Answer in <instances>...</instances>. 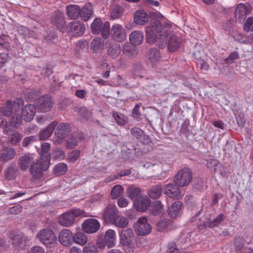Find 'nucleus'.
<instances>
[{"mask_svg":"<svg viewBox=\"0 0 253 253\" xmlns=\"http://www.w3.org/2000/svg\"><path fill=\"white\" fill-rule=\"evenodd\" d=\"M171 25L165 23L162 25L161 22L153 19L149 25L146 27V38L149 43L157 42L160 48H163L167 44V37L171 34Z\"/></svg>","mask_w":253,"mask_h":253,"instance_id":"f257e3e1","label":"nucleus"},{"mask_svg":"<svg viewBox=\"0 0 253 253\" xmlns=\"http://www.w3.org/2000/svg\"><path fill=\"white\" fill-rule=\"evenodd\" d=\"M18 165L23 171L29 169L33 179L38 180L43 176V172L47 170V162L37 159L33 154H25L19 157Z\"/></svg>","mask_w":253,"mask_h":253,"instance_id":"f03ea898","label":"nucleus"},{"mask_svg":"<svg viewBox=\"0 0 253 253\" xmlns=\"http://www.w3.org/2000/svg\"><path fill=\"white\" fill-rule=\"evenodd\" d=\"M120 243L126 253H133L135 246L133 242L134 234L129 228L122 230L119 232Z\"/></svg>","mask_w":253,"mask_h":253,"instance_id":"7ed1b4c3","label":"nucleus"},{"mask_svg":"<svg viewBox=\"0 0 253 253\" xmlns=\"http://www.w3.org/2000/svg\"><path fill=\"white\" fill-rule=\"evenodd\" d=\"M36 237L47 247L51 248L56 242V237L54 232L48 228L41 230Z\"/></svg>","mask_w":253,"mask_h":253,"instance_id":"20e7f679","label":"nucleus"},{"mask_svg":"<svg viewBox=\"0 0 253 253\" xmlns=\"http://www.w3.org/2000/svg\"><path fill=\"white\" fill-rule=\"evenodd\" d=\"M83 211L80 209H72L68 212L64 213L60 216L59 222L63 226H71L74 223L75 218L83 215Z\"/></svg>","mask_w":253,"mask_h":253,"instance_id":"39448f33","label":"nucleus"},{"mask_svg":"<svg viewBox=\"0 0 253 253\" xmlns=\"http://www.w3.org/2000/svg\"><path fill=\"white\" fill-rule=\"evenodd\" d=\"M192 177L191 170L188 168H185L180 170L176 173L173 178V182L180 187L186 186L191 182Z\"/></svg>","mask_w":253,"mask_h":253,"instance_id":"423d86ee","label":"nucleus"},{"mask_svg":"<svg viewBox=\"0 0 253 253\" xmlns=\"http://www.w3.org/2000/svg\"><path fill=\"white\" fill-rule=\"evenodd\" d=\"M71 131V128L69 124L62 123L59 124L54 133L56 137V139L54 140V143L56 144H60Z\"/></svg>","mask_w":253,"mask_h":253,"instance_id":"0eeeda50","label":"nucleus"},{"mask_svg":"<svg viewBox=\"0 0 253 253\" xmlns=\"http://www.w3.org/2000/svg\"><path fill=\"white\" fill-rule=\"evenodd\" d=\"M134 228L136 234L142 236L149 234L152 229L151 226L148 223L147 219L145 216L139 218L134 223Z\"/></svg>","mask_w":253,"mask_h":253,"instance_id":"6e6552de","label":"nucleus"},{"mask_svg":"<svg viewBox=\"0 0 253 253\" xmlns=\"http://www.w3.org/2000/svg\"><path fill=\"white\" fill-rule=\"evenodd\" d=\"M53 102L51 98L48 95H44L38 98L36 102V106L39 112L44 113L52 108Z\"/></svg>","mask_w":253,"mask_h":253,"instance_id":"1a4fd4ad","label":"nucleus"},{"mask_svg":"<svg viewBox=\"0 0 253 253\" xmlns=\"http://www.w3.org/2000/svg\"><path fill=\"white\" fill-rule=\"evenodd\" d=\"M111 36L115 41L123 42L126 39V31L122 25L115 24L111 27Z\"/></svg>","mask_w":253,"mask_h":253,"instance_id":"9d476101","label":"nucleus"},{"mask_svg":"<svg viewBox=\"0 0 253 253\" xmlns=\"http://www.w3.org/2000/svg\"><path fill=\"white\" fill-rule=\"evenodd\" d=\"M118 214L119 211L117 207L115 205L109 204L105 208L102 217L106 223H112Z\"/></svg>","mask_w":253,"mask_h":253,"instance_id":"9b49d317","label":"nucleus"},{"mask_svg":"<svg viewBox=\"0 0 253 253\" xmlns=\"http://www.w3.org/2000/svg\"><path fill=\"white\" fill-rule=\"evenodd\" d=\"M100 223L95 219H86L82 224L83 230L87 233L91 234L97 232L100 229Z\"/></svg>","mask_w":253,"mask_h":253,"instance_id":"f8f14e48","label":"nucleus"},{"mask_svg":"<svg viewBox=\"0 0 253 253\" xmlns=\"http://www.w3.org/2000/svg\"><path fill=\"white\" fill-rule=\"evenodd\" d=\"M58 241L64 246L69 247L73 242V234L67 229L62 230L58 235Z\"/></svg>","mask_w":253,"mask_h":253,"instance_id":"ddd939ff","label":"nucleus"},{"mask_svg":"<svg viewBox=\"0 0 253 253\" xmlns=\"http://www.w3.org/2000/svg\"><path fill=\"white\" fill-rule=\"evenodd\" d=\"M151 201L146 196H140L134 202L135 210L139 212H144L150 207Z\"/></svg>","mask_w":253,"mask_h":253,"instance_id":"4468645a","label":"nucleus"},{"mask_svg":"<svg viewBox=\"0 0 253 253\" xmlns=\"http://www.w3.org/2000/svg\"><path fill=\"white\" fill-rule=\"evenodd\" d=\"M164 193L168 197L175 199H179L181 197V190L178 185L170 183L164 187Z\"/></svg>","mask_w":253,"mask_h":253,"instance_id":"2eb2a0df","label":"nucleus"},{"mask_svg":"<svg viewBox=\"0 0 253 253\" xmlns=\"http://www.w3.org/2000/svg\"><path fill=\"white\" fill-rule=\"evenodd\" d=\"M67 29L73 35L80 36L84 34L85 26L80 21H74L69 23Z\"/></svg>","mask_w":253,"mask_h":253,"instance_id":"dca6fc26","label":"nucleus"},{"mask_svg":"<svg viewBox=\"0 0 253 253\" xmlns=\"http://www.w3.org/2000/svg\"><path fill=\"white\" fill-rule=\"evenodd\" d=\"M168 36L170 38L168 42V49L171 52H175L181 45L182 39L179 36L173 35L171 30V34Z\"/></svg>","mask_w":253,"mask_h":253,"instance_id":"f3484780","label":"nucleus"},{"mask_svg":"<svg viewBox=\"0 0 253 253\" xmlns=\"http://www.w3.org/2000/svg\"><path fill=\"white\" fill-rule=\"evenodd\" d=\"M35 113V106L31 104H28L22 110L21 117L26 122H30L33 119Z\"/></svg>","mask_w":253,"mask_h":253,"instance_id":"a211bd4d","label":"nucleus"},{"mask_svg":"<svg viewBox=\"0 0 253 253\" xmlns=\"http://www.w3.org/2000/svg\"><path fill=\"white\" fill-rule=\"evenodd\" d=\"M251 10V6L249 3H239L237 5L235 12V17L238 18H244L247 14H250Z\"/></svg>","mask_w":253,"mask_h":253,"instance_id":"6ab92c4d","label":"nucleus"},{"mask_svg":"<svg viewBox=\"0 0 253 253\" xmlns=\"http://www.w3.org/2000/svg\"><path fill=\"white\" fill-rule=\"evenodd\" d=\"M182 211V203L179 201L174 202L168 210L169 215L172 218L180 216Z\"/></svg>","mask_w":253,"mask_h":253,"instance_id":"aec40b11","label":"nucleus"},{"mask_svg":"<svg viewBox=\"0 0 253 253\" xmlns=\"http://www.w3.org/2000/svg\"><path fill=\"white\" fill-rule=\"evenodd\" d=\"M16 155L15 149L11 147H3L0 151V161L6 162L12 159Z\"/></svg>","mask_w":253,"mask_h":253,"instance_id":"412c9836","label":"nucleus"},{"mask_svg":"<svg viewBox=\"0 0 253 253\" xmlns=\"http://www.w3.org/2000/svg\"><path fill=\"white\" fill-rule=\"evenodd\" d=\"M130 132L133 138L136 139L138 142L144 144L147 143L149 141L148 136L146 135L144 131L138 127L132 128Z\"/></svg>","mask_w":253,"mask_h":253,"instance_id":"4be33fe9","label":"nucleus"},{"mask_svg":"<svg viewBox=\"0 0 253 253\" xmlns=\"http://www.w3.org/2000/svg\"><path fill=\"white\" fill-rule=\"evenodd\" d=\"M107 45V53L112 58H115L119 56L121 53V46L119 44L108 41Z\"/></svg>","mask_w":253,"mask_h":253,"instance_id":"5701e85b","label":"nucleus"},{"mask_svg":"<svg viewBox=\"0 0 253 253\" xmlns=\"http://www.w3.org/2000/svg\"><path fill=\"white\" fill-rule=\"evenodd\" d=\"M57 124V122L53 121L46 128L40 131L39 135L40 139L44 140L48 138L53 133Z\"/></svg>","mask_w":253,"mask_h":253,"instance_id":"b1692460","label":"nucleus"},{"mask_svg":"<svg viewBox=\"0 0 253 253\" xmlns=\"http://www.w3.org/2000/svg\"><path fill=\"white\" fill-rule=\"evenodd\" d=\"M52 23L59 30H62L65 27V21L63 13L56 11L52 18Z\"/></svg>","mask_w":253,"mask_h":253,"instance_id":"393cba45","label":"nucleus"},{"mask_svg":"<svg viewBox=\"0 0 253 253\" xmlns=\"http://www.w3.org/2000/svg\"><path fill=\"white\" fill-rule=\"evenodd\" d=\"M133 20L136 25H143L149 20L148 15L143 10H138L133 15Z\"/></svg>","mask_w":253,"mask_h":253,"instance_id":"a878e982","label":"nucleus"},{"mask_svg":"<svg viewBox=\"0 0 253 253\" xmlns=\"http://www.w3.org/2000/svg\"><path fill=\"white\" fill-rule=\"evenodd\" d=\"M93 12L91 4L87 3L82 9L80 8V16L83 20L86 21L90 18Z\"/></svg>","mask_w":253,"mask_h":253,"instance_id":"bb28decb","label":"nucleus"},{"mask_svg":"<svg viewBox=\"0 0 253 253\" xmlns=\"http://www.w3.org/2000/svg\"><path fill=\"white\" fill-rule=\"evenodd\" d=\"M141 192V189L134 185H129L126 189V196L131 200L139 198Z\"/></svg>","mask_w":253,"mask_h":253,"instance_id":"cd10ccee","label":"nucleus"},{"mask_svg":"<svg viewBox=\"0 0 253 253\" xmlns=\"http://www.w3.org/2000/svg\"><path fill=\"white\" fill-rule=\"evenodd\" d=\"M129 40L132 44L140 45L143 42L144 40L143 34L139 30L134 31L130 34Z\"/></svg>","mask_w":253,"mask_h":253,"instance_id":"c85d7f7f","label":"nucleus"},{"mask_svg":"<svg viewBox=\"0 0 253 253\" xmlns=\"http://www.w3.org/2000/svg\"><path fill=\"white\" fill-rule=\"evenodd\" d=\"M41 155L39 159H42L44 161L47 162V169H48L50 165V161L51 159L50 154L48 153L50 148V145L47 142H44L42 145Z\"/></svg>","mask_w":253,"mask_h":253,"instance_id":"c756f323","label":"nucleus"},{"mask_svg":"<svg viewBox=\"0 0 253 253\" xmlns=\"http://www.w3.org/2000/svg\"><path fill=\"white\" fill-rule=\"evenodd\" d=\"M162 186L161 184L151 186L148 190V195L153 199H158L162 195Z\"/></svg>","mask_w":253,"mask_h":253,"instance_id":"7c9ffc66","label":"nucleus"},{"mask_svg":"<svg viewBox=\"0 0 253 253\" xmlns=\"http://www.w3.org/2000/svg\"><path fill=\"white\" fill-rule=\"evenodd\" d=\"M67 15L71 19H76L80 16V7L78 5H69L66 7Z\"/></svg>","mask_w":253,"mask_h":253,"instance_id":"2f4dec72","label":"nucleus"},{"mask_svg":"<svg viewBox=\"0 0 253 253\" xmlns=\"http://www.w3.org/2000/svg\"><path fill=\"white\" fill-rule=\"evenodd\" d=\"M104 41L100 37L93 39L90 43V48L96 52L102 51L104 49Z\"/></svg>","mask_w":253,"mask_h":253,"instance_id":"473e14b6","label":"nucleus"},{"mask_svg":"<svg viewBox=\"0 0 253 253\" xmlns=\"http://www.w3.org/2000/svg\"><path fill=\"white\" fill-rule=\"evenodd\" d=\"M104 239L108 242V248L114 247L116 242V233L115 230L110 229L106 231Z\"/></svg>","mask_w":253,"mask_h":253,"instance_id":"72a5a7b5","label":"nucleus"},{"mask_svg":"<svg viewBox=\"0 0 253 253\" xmlns=\"http://www.w3.org/2000/svg\"><path fill=\"white\" fill-rule=\"evenodd\" d=\"M7 135L9 136L8 137V142L12 145L18 144L22 139V135L19 132L11 129H10V133Z\"/></svg>","mask_w":253,"mask_h":253,"instance_id":"f704fd0d","label":"nucleus"},{"mask_svg":"<svg viewBox=\"0 0 253 253\" xmlns=\"http://www.w3.org/2000/svg\"><path fill=\"white\" fill-rule=\"evenodd\" d=\"M122 51L129 58H132L137 54L138 49L136 46L126 43L124 45Z\"/></svg>","mask_w":253,"mask_h":253,"instance_id":"c9c22d12","label":"nucleus"},{"mask_svg":"<svg viewBox=\"0 0 253 253\" xmlns=\"http://www.w3.org/2000/svg\"><path fill=\"white\" fill-rule=\"evenodd\" d=\"M129 220L127 218L120 216L118 214L111 224L117 227L124 228L127 226Z\"/></svg>","mask_w":253,"mask_h":253,"instance_id":"e433bc0d","label":"nucleus"},{"mask_svg":"<svg viewBox=\"0 0 253 253\" xmlns=\"http://www.w3.org/2000/svg\"><path fill=\"white\" fill-rule=\"evenodd\" d=\"M147 58L152 63H155L161 59L159 51L156 48H151L148 52Z\"/></svg>","mask_w":253,"mask_h":253,"instance_id":"4c0bfd02","label":"nucleus"},{"mask_svg":"<svg viewBox=\"0 0 253 253\" xmlns=\"http://www.w3.org/2000/svg\"><path fill=\"white\" fill-rule=\"evenodd\" d=\"M164 206L162 202L159 200H157L153 203L150 211L152 215H157L162 212Z\"/></svg>","mask_w":253,"mask_h":253,"instance_id":"58836bf2","label":"nucleus"},{"mask_svg":"<svg viewBox=\"0 0 253 253\" xmlns=\"http://www.w3.org/2000/svg\"><path fill=\"white\" fill-rule=\"evenodd\" d=\"M73 241L77 244L84 246L87 242V237L84 233L79 232L73 235Z\"/></svg>","mask_w":253,"mask_h":253,"instance_id":"ea45409f","label":"nucleus"},{"mask_svg":"<svg viewBox=\"0 0 253 253\" xmlns=\"http://www.w3.org/2000/svg\"><path fill=\"white\" fill-rule=\"evenodd\" d=\"M103 24L102 21L100 18H95L90 26L92 33L94 34H100Z\"/></svg>","mask_w":253,"mask_h":253,"instance_id":"a19ab883","label":"nucleus"},{"mask_svg":"<svg viewBox=\"0 0 253 253\" xmlns=\"http://www.w3.org/2000/svg\"><path fill=\"white\" fill-rule=\"evenodd\" d=\"M124 192V188L121 185H115L111 191V197L113 199H116L121 196Z\"/></svg>","mask_w":253,"mask_h":253,"instance_id":"79ce46f5","label":"nucleus"},{"mask_svg":"<svg viewBox=\"0 0 253 253\" xmlns=\"http://www.w3.org/2000/svg\"><path fill=\"white\" fill-rule=\"evenodd\" d=\"M113 116L117 124L119 126H124L127 122V117L122 114L114 112L113 114Z\"/></svg>","mask_w":253,"mask_h":253,"instance_id":"37998d69","label":"nucleus"},{"mask_svg":"<svg viewBox=\"0 0 253 253\" xmlns=\"http://www.w3.org/2000/svg\"><path fill=\"white\" fill-rule=\"evenodd\" d=\"M67 170V165L63 163L56 165L54 168V173L57 175L64 174Z\"/></svg>","mask_w":253,"mask_h":253,"instance_id":"c03bdc74","label":"nucleus"},{"mask_svg":"<svg viewBox=\"0 0 253 253\" xmlns=\"http://www.w3.org/2000/svg\"><path fill=\"white\" fill-rule=\"evenodd\" d=\"M224 215L222 213H220L215 218H213L212 220L207 223L208 226L211 228H213L214 227L219 225L221 221L224 219Z\"/></svg>","mask_w":253,"mask_h":253,"instance_id":"a18cd8bd","label":"nucleus"},{"mask_svg":"<svg viewBox=\"0 0 253 253\" xmlns=\"http://www.w3.org/2000/svg\"><path fill=\"white\" fill-rule=\"evenodd\" d=\"M123 14V8L121 6H116L111 12L110 16L112 19L120 18Z\"/></svg>","mask_w":253,"mask_h":253,"instance_id":"49530a36","label":"nucleus"},{"mask_svg":"<svg viewBox=\"0 0 253 253\" xmlns=\"http://www.w3.org/2000/svg\"><path fill=\"white\" fill-rule=\"evenodd\" d=\"M1 112L3 115L6 117H9L12 114V102L10 100H7L5 106L1 108Z\"/></svg>","mask_w":253,"mask_h":253,"instance_id":"de8ad7c7","label":"nucleus"},{"mask_svg":"<svg viewBox=\"0 0 253 253\" xmlns=\"http://www.w3.org/2000/svg\"><path fill=\"white\" fill-rule=\"evenodd\" d=\"M101 35L105 38L107 39L111 35V29L110 28V23L109 22L106 21L103 23L101 28Z\"/></svg>","mask_w":253,"mask_h":253,"instance_id":"09e8293b","label":"nucleus"},{"mask_svg":"<svg viewBox=\"0 0 253 253\" xmlns=\"http://www.w3.org/2000/svg\"><path fill=\"white\" fill-rule=\"evenodd\" d=\"M98 250L96 245L92 243H88L83 248V253H97Z\"/></svg>","mask_w":253,"mask_h":253,"instance_id":"8fccbe9b","label":"nucleus"},{"mask_svg":"<svg viewBox=\"0 0 253 253\" xmlns=\"http://www.w3.org/2000/svg\"><path fill=\"white\" fill-rule=\"evenodd\" d=\"M81 151L79 150H75L70 153L67 157V160L71 163L75 162L80 157Z\"/></svg>","mask_w":253,"mask_h":253,"instance_id":"3c124183","label":"nucleus"},{"mask_svg":"<svg viewBox=\"0 0 253 253\" xmlns=\"http://www.w3.org/2000/svg\"><path fill=\"white\" fill-rule=\"evenodd\" d=\"M170 224L169 220L165 219L159 221L157 224V226L159 231H164L167 230L170 226Z\"/></svg>","mask_w":253,"mask_h":253,"instance_id":"603ef678","label":"nucleus"},{"mask_svg":"<svg viewBox=\"0 0 253 253\" xmlns=\"http://www.w3.org/2000/svg\"><path fill=\"white\" fill-rule=\"evenodd\" d=\"M52 156L55 159L62 160L65 159L66 154L65 152L63 150L57 149L53 151L52 154Z\"/></svg>","mask_w":253,"mask_h":253,"instance_id":"864d4df0","label":"nucleus"},{"mask_svg":"<svg viewBox=\"0 0 253 253\" xmlns=\"http://www.w3.org/2000/svg\"><path fill=\"white\" fill-rule=\"evenodd\" d=\"M0 127L3 129V132L5 134L10 133V129L7 122L2 118H0Z\"/></svg>","mask_w":253,"mask_h":253,"instance_id":"5fc2aeb1","label":"nucleus"},{"mask_svg":"<svg viewBox=\"0 0 253 253\" xmlns=\"http://www.w3.org/2000/svg\"><path fill=\"white\" fill-rule=\"evenodd\" d=\"M178 245L181 246H184V249H185L189 245V240L188 239V235H182L179 237L177 240Z\"/></svg>","mask_w":253,"mask_h":253,"instance_id":"6e6d98bb","label":"nucleus"},{"mask_svg":"<svg viewBox=\"0 0 253 253\" xmlns=\"http://www.w3.org/2000/svg\"><path fill=\"white\" fill-rule=\"evenodd\" d=\"M239 56L237 51L232 52L226 59L225 62L228 64H232L233 62L238 59Z\"/></svg>","mask_w":253,"mask_h":253,"instance_id":"4d7b16f0","label":"nucleus"},{"mask_svg":"<svg viewBox=\"0 0 253 253\" xmlns=\"http://www.w3.org/2000/svg\"><path fill=\"white\" fill-rule=\"evenodd\" d=\"M245 30L249 32L253 30V17H249L244 25Z\"/></svg>","mask_w":253,"mask_h":253,"instance_id":"13d9d810","label":"nucleus"},{"mask_svg":"<svg viewBox=\"0 0 253 253\" xmlns=\"http://www.w3.org/2000/svg\"><path fill=\"white\" fill-rule=\"evenodd\" d=\"M197 66L201 70L203 71H208L210 68L209 65L205 60L199 59L197 61Z\"/></svg>","mask_w":253,"mask_h":253,"instance_id":"bf43d9fd","label":"nucleus"},{"mask_svg":"<svg viewBox=\"0 0 253 253\" xmlns=\"http://www.w3.org/2000/svg\"><path fill=\"white\" fill-rule=\"evenodd\" d=\"M37 138L36 136H30L25 137L22 142V146L23 147H27L29 145L32 144L33 142L37 141Z\"/></svg>","mask_w":253,"mask_h":253,"instance_id":"052dcab7","label":"nucleus"},{"mask_svg":"<svg viewBox=\"0 0 253 253\" xmlns=\"http://www.w3.org/2000/svg\"><path fill=\"white\" fill-rule=\"evenodd\" d=\"M168 253H181V251L178 249L175 243L170 242L168 245Z\"/></svg>","mask_w":253,"mask_h":253,"instance_id":"680f3d73","label":"nucleus"},{"mask_svg":"<svg viewBox=\"0 0 253 253\" xmlns=\"http://www.w3.org/2000/svg\"><path fill=\"white\" fill-rule=\"evenodd\" d=\"M22 117L19 115H15L12 117L10 122V125L14 127H17L22 123Z\"/></svg>","mask_w":253,"mask_h":253,"instance_id":"e2e57ef3","label":"nucleus"},{"mask_svg":"<svg viewBox=\"0 0 253 253\" xmlns=\"http://www.w3.org/2000/svg\"><path fill=\"white\" fill-rule=\"evenodd\" d=\"M10 60L8 53H0V68L4 66L5 63L7 62Z\"/></svg>","mask_w":253,"mask_h":253,"instance_id":"0e129e2a","label":"nucleus"},{"mask_svg":"<svg viewBox=\"0 0 253 253\" xmlns=\"http://www.w3.org/2000/svg\"><path fill=\"white\" fill-rule=\"evenodd\" d=\"M236 118L237 121V123L239 126L240 127H243L245 124V119L244 117V115L243 114H239L236 115Z\"/></svg>","mask_w":253,"mask_h":253,"instance_id":"69168bd1","label":"nucleus"},{"mask_svg":"<svg viewBox=\"0 0 253 253\" xmlns=\"http://www.w3.org/2000/svg\"><path fill=\"white\" fill-rule=\"evenodd\" d=\"M24 105V101L21 98H17L13 101V108L15 110H19Z\"/></svg>","mask_w":253,"mask_h":253,"instance_id":"338daca9","label":"nucleus"},{"mask_svg":"<svg viewBox=\"0 0 253 253\" xmlns=\"http://www.w3.org/2000/svg\"><path fill=\"white\" fill-rule=\"evenodd\" d=\"M78 145L77 139L74 137L70 138L66 142V147L68 149H72Z\"/></svg>","mask_w":253,"mask_h":253,"instance_id":"774afa93","label":"nucleus"}]
</instances>
